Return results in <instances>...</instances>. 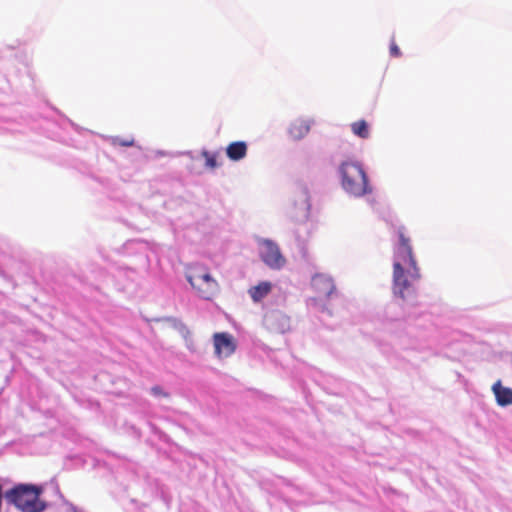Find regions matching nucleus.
Instances as JSON below:
<instances>
[{
    "instance_id": "1",
    "label": "nucleus",
    "mask_w": 512,
    "mask_h": 512,
    "mask_svg": "<svg viewBox=\"0 0 512 512\" xmlns=\"http://www.w3.org/2000/svg\"><path fill=\"white\" fill-rule=\"evenodd\" d=\"M43 489L33 484H18L4 494L8 504L21 512H43L47 504L40 498Z\"/></svg>"
},
{
    "instance_id": "2",
    "label": "nucleus",
    "mask_w": 512,
    "mask_h": 512,
    "mask_svg": "<svg viewBox=\"0 0 512 512\" xmlns=\"http://www.w3.org/2000/svg\"><path fill=\"white\" fill-rule=\"evenodd\" d=\"M421 278L417 261L414 266L410 261L394 260L393 263V293L402 299L414 292L413 283Z\"/></svg>"
},
{
    "instance_id": "3",
    "label": "nucleus",
    "mask_w": 512,
    "mask_h": 512,
    "mask_svg": "<svg viewBox=\"0 0 512 512\" xmlns=\"http://www.w3.org/2000/svg\"><path fill=\"white\" fill-rule=\"evenodd\" d=\"M186 279L199 297L211 300L219 291V284L212 277L209 269L200 264L186 268Z\"/></svg>"
},
{
    "instance_id": "4",
    "label": "nucleus",
    "mask_w": 512,
    "mask_h": 512,
    "mask_svg": "<svg viewBox=\"0 0 512 512\" xmlns=\"http://www.w3.org/2000/svg\"><path fill=\"white\" fill-rule=\"evenodd\" d=\"M342 186L354 196H362L369 191L367 176L363 168L355 163L341 165Z\"/></svg>"
},
{
    "instance_id": "5",
    "label": "nucleus",
    "mask_w": 512,
    "mask_h": 512,
    "mask_svg": "<svg viewBox=\"0 0 512 512\" xmlns=\"http://www.w3.org/2000/svg\"><path fill=\"white\" fill-rule=\"evenodd\" d=\"M260 245V258L269 268L280 270L285 266L286 259L275 242L269 239H262Z\"/></svg>"
},
{
    "instance_id": "6",
    "label": "nucleus",
    "mask_w": 512,
    "mask_h": 512,
    "mask_svg": "<svg viewBox=\"0 0 512 512\" xmlns=\"http://www.w3.org/2000/svg\"><path fill=\"white\" fill-rule=\"evenodd\" d=\"M397 234L399 243L394 253V260H404L405 263L410 261V264L414 266V261H416V258L413 253L411 238L408 235L406 228L403 226L399 227Z\"/></svg>"
},
{
    "instance_id": "7",
    "label": "nucleus",
    "mask_w": 512,
    "mask_h": 512,
    "mask_svg": "<svg viewBox=\"0 0 512 512\" xmlns=\"http://www.w3.org/2000/svg\"><path fill=\"white\" fill-rule=\"evenodd\" d=\"M215 354L217 357H229L236 350V342L232 335L226 332H218L213 335Z\"/></svg>"
},
{
    "instance_id": "8",
    "label": "nucleus",
    "mask_w": 512,
    "mask_h": 512,
    "mask_svg": "<svg viewBox=\"0 0 512 512\" xmlns=\"http://www.w3.org/2000/svg\"><path fill=\"white\" fill-rule=\"evenodd\" d=\"M311 285L314 292L320 298H328L336 292V286L333 279L323 273H317L312 277Z\"/></svg>"
},
{
    "instance_id": "9",
    "label": "nucleus",
    "mask_w": 512,
    "mask_h": 512,
    "mask_svg": "<svg viewBox=\"0 0 512 512\" xmlns=\"http://www.w3.org/2000/svg\"><path fill=\"white\" fill-rule=\"evenodd\" d=\"M311 124L310 119L299 118L294 120L289 127L290 136L295 140L302 139L309 133Z\"/></svg>"
},
{
    "instance_id": "10",
    "label": "nucleus",
    "mask_w": 512,
    "mask_h": 512,
    "mask_svg": "<svg viewBox=\"0 0 512 512\" xmlns=\"http://www.w3.org/2000/svg\"><path fill=\"white\" fill-rule=\"evenodd\" d=\"M492 390L496 397L497 404L500 406H508L512 404V389L503 387L500 381L493 384Z\"/></svg>"
},
{
    "instance_id": "11",
    "label": "nucleus",
    "mask_w": 512,
    "mask_h": 512,
    "mask_svg": "<svg viewBox=\"0 0 512 512\" xmlns=\"http://www.w3.org/2000/svg\"><path fill=\"white\" fill-rule=\"evenodd\" d=\"M247 144L244 141L230 143L226 148L227 157L232 161H239L247 154Z\"/></svg>"
},
{
    "instance_id": "12",
    "label": "nucleus",
    "mask_w": 512,
    "mask_h": 512,
    "mask_svg": "<svg viewBox=\"0 0 512 512\" xmlns=\"http://www.w3.org/2000/svg\"><path fill=\"white\" fill-rule=\"evenodd\" d=\"M271 289V283L264 281L256 286L251 287L249 289V294L254 302H259L271 292Z\"/></svg>"
},
{
    "instance_id": "13",
    "label": "nucleus",
    "mask_w": 512,
    "mask_h": 512,
    "mask_svg": "<svg viewBox=\"0 0 512 512\" xmlns=\"http://www.w3.org/2000/svg\"><path fill=\"white\" fill-rule=\"evenodd\" d=\"M352 133L362 139H367L370 136L369 125L365 120H358L351 125Z\"/></svg>"
},
{
    "instance_id": "14",
    "label": "nucleus",
    "mask_w": 512,
    "mask_h": 512,
    "mask_svg": "<svg viewBox=\"0 0 512 512\" xmlns=\"http://www.w3.org/2000/svg\"><path fill=\"white\" fill-rule=\"evenodd\" d=\"M202 157L205 159V166L210 169H215L219 166L217 162L218 153H211L209 151H203Z\"/></svg>"
},
{
    "instance_id": "15",
    "label": "nucleus",
    "mask_w": 512,
    "mask_h": 512,
    "mask_svg": "<svg viewBox=\"0 0 512 512\" xmlns=\"http://www.w3.org/2000/svg\"><path fill=\"white\" fill-rule=\"evenodd\" d=\"M151 392L153 395L157 397H169V394L165 392L160 386H154L151 388Z\"/></svg>"
},
{
    "instance_id": "16",
    "label": "nucleus",
    "mask_w": 512,
    "mask_h": 512,
    "mask_svg": "<svg viewBox=\"0 0 512 512\" xmlns=\"http://www.w3.org/2000/svg\"><path fill=\"white\" fill-rule=\"evenodd\" d=\"M390 55L393 56V57H400L401 56V51H400L398 45L395 43L394 40L390 44Z\"/></svg>"
},
{
    "instance_id": "17",
    "label": "nucleus",
    "mask_w": 512,
    "mask_h": 512,
    "mask_svg": "<svg viewBox=\"0 0 512 512\" xmlns=\"http://www.w3.org/2000/svg\"><path fill=\"white\" fill-rule=\"evenodd\" d=\"M119 144L121 146H132L134 144V140L133 139H130V140H123V141H120Z\"/></svg>"
},
{
    "instance_id": "18",
    "label": "nucleus",
    "mask_w": 512,
    "mask_h": 512,
    "mask_svg": "<svg viewBox=\"0 0 512 512\" xmlns=\"http://www.w3.org/2000/svg\"><path fill=\"white\" fill-rule=\"evenodd\" d=\"M68 512H77V511H76L75 509H72V510H70V511H68Z\"/></svg>"
}]
</instances>
